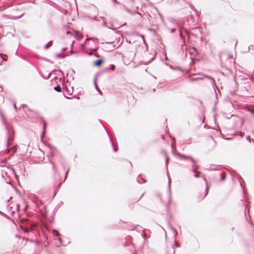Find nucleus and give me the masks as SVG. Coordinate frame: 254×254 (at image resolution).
<instances>
[{
	"label": "nucleus",
	"instance_id": "f257e3e1",
	"mask_svg": "<svg viewBox=\"0 0 254 254\" xmlns=\"http://www.w3.org/2000/svg\"><path fill=\"white\" fill-rule=\"evenodd\" d=\"M208 78L211 81H213V78L208 76H204L203 78H192V77H189V81L190 82H194V81H200L201 80H202L203 78Z\"/></svg>",
	"mask_w": 254,
	"mask_h": 254
},
{
	"label": "nucleus",
	"instance_id": "f03ea898",
	"mask_svg": "<svg viewBox=\"0 0 254 254\" xmlns=\"http://www.w3.org/2000/svg\"><path fill=\"white\" fill-rule=\"evenodd\" d=\"M65 50V49H62V53H63L64 52ZM65 56V55H63V53L56 54L55 55V57L57 58H64Z\"/></svg>",
	"mask_w": 254,
	"mask_h": 254
},
{
	"label": "nucleus",
	"instance_id": "7ed1b4c3",
	"mask_svg": "<svg viewBox=\"0 0 254 254\" xmlns=\"http://www.w3.org/2000/svg\"><path fill=\"white\" fill-rule=\"evenodd\" d=\"M103 63V61L102 59H99L94 62V64L95 66H99L102 64Z\"/></svg>",
	"mask_w": 254,
	"mask_h": 254
},
{
	"label": "nucleus",
	"instance_id": "20e7f679",
	"mask_svg": "<svg viewBox=\"0 0 254 254\" xmlns=\"http://www.w3.org/2000/svg\"><path fill=\"white\" fill-rule=\"evenodd\" d=\"M197 168H198L197 166H195L193 169V171H194V176L196 178H198L199 177V175L200 174L199 172L197 171Z\"/></svg>",
	"mask_w": 254,
	"mask_h": 254
},
{
	"label": "nucleus",
	"instance_id": "39448f33",
	"mask_svg": "<svg viewBox=\"0 0 254 254\" xmlns=\"http://www.w3.org/2000/svg\"><path fill=\"white\" fill-rule=\"evenodd\" d=\"M226 177V174L225 172H223L221 175V181H224L225 180Z\"/></svg>",
	"mask_w": 254,
	"mask_h": 254
},
{
	"label": "nucleus",
	"instance_id": "423d86ee",
	"mask_svg": "<svg viewBox=\"0 0 254 254\" xmlns=\"http://www.w3.org/2000/svg\"><path fill=\"white\" fill-rule=\"evenodd\" d=\"M248 111L254 115V106L252 107H248L247 109Z\"/></svg>",
	"mask_w": 254,
	"mask_h": 254
},
{
	"label": "nucleus",
	"instance_id": "0eeeda50",
	"mask_svg": "<svg viewBox=\"0 0 254 254\" xmlns=\"http://www.w3.org/2000/svg\"><path fill=\"white\" fill-rule=\"evenodd\" d=\"M54 89L57 91V92H61L62 91V89H61V87L60 85H58L55 87H54Z\"/></svg>",
	"mask_w": 254,
	"mask_h": 254
},
{
	"label": "nucleus",
	"instance_id": "6e6552de",
	"mask_svg": "<svg viewBox=\"0 0 254 254\" xmlns=\"http://www.w3.org/2000/svg\"><path fill=\"white\" fill-rule=\"evenodd\" d=\"M67 93L68 95H72L73 90L72 88H71V90L68 89H66Z\"/></svg>",
	"mask_w": 254,
	"mask_h": 254
},
{
	"label": "nucleus",
	"instance_id": "1a4fd4ad",
	"mask_svg": "<svg viewBox=\"0 0 254 254\" xmlns=\"http://www.w3.org/2000/svg\"><path fill=\"white\" fill-rule=\"evenodd\" d=\"M52 46L51 45V43L50 42H49L48 43H47L46 45H45V48H50L51 46Z\"/></svg>",
	"mask_w": 254,
	"mask_h": 254
},
{
	"label": "nucleus",
	"instance_id": "9d476101",
	"mask_svg": "<svg viewBox=\"0 0 254 254\" xmlns=\"http://www.w3.org/2000/svg\"><path fill=\"white\" fill-rule=\"evenodd\" d=\"M189 50V52L190 53H191V50H195V49H194V48H192V49H188Z\"/></svg>",
	"mask_w": 254,
	"mask_h": 254
},
{
	"label": "nucleus",
	"instance_id": "9b49d317",
	"mask_svg": "<svg viewBox=\"0 0 254 254\" xmlns=\"http://www.w3.org/2000/svg\"><path fill=\"white\" fill-rule=\"evenodd\" d=\"M174 30H175V29H172L171 30L172 32H173L174 31Z\"/></svg>",
	"mask_w": 254,
	"mask_h": 254
},
{
	"label": "nucleus",
	"instance_id": "f8f14e48",
	"mask_svg": "<svg viewBox=\"0 0 254 254\" xmlns=\"http://www.w3.org/2000/svg\"><path fill=\"white\" fill-rule=\"evenodd\" d=\"M70 52L71 53H72V50H71L70 51Z\"/></svg>",
	"mask_w": 254,
	"mask_h": 254
},
{
	"label": "nucleus",
	"instance_id": "ddd939ff",
	"mask_svg": "<svg viewBox=\"0 0 254 254\" xmlns=\"http://www.w3.org/2000/svg\"><path fill=\"white\" fill-rule=\"evenodd\" d=\"M14 107L15 108H16V104H14Z\"/></svg>",
	"mask_w": 254,
	"mask_h": 254
},
{
	"label": "nucleus",
	"instance_id": "4468645a",
	"mask_svg": "<svg viewBox=\"0 0 254 254\" xmlns=\"http://www.w3.org/2000/svg\"><path fill=\"white\" fill-rule=\"evenodd\" d=\"M25 232H28V231L27 230V229H25Z\"/></svg>",
	"mask_w": 254,
	"mask_h": 254
},
{
	"label": "nucleus",
	"instance_id": "2eb2a0df",
	"mask_svg": "<svg viewBox=\"0 0 254 254\" xmlns=\"http://www.w3.org/2000/svg\"><path fill=\"white\" fill-rule=\"evenodd\" d=\"M114 69V66L112 67V69Z\"/></svg>",
	"mask_w": 254,
	"mask_h": 254
},
{
	"label": "nucleus",
	"instance_id": "dca6fc26",
	"mask_svg": "<svg viewBox=\"0 0 254 254\" xmlns=\"http://www.w3.org/2000/svg\"><path fill=\"white\" fill-rule=\"evenodd\" d=\"M92 54V53H90L89 55H91Z\"/></svg>",
	"mask_w": 254,
	"mask_h": 254
}]
</instances>
